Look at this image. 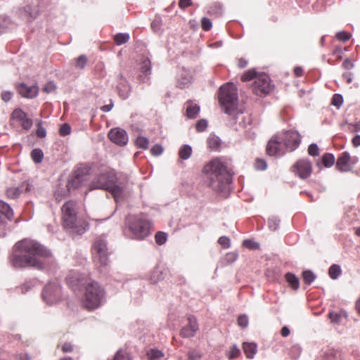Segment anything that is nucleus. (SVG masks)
I'll return each instance as SVG.
<instances>
[{"label":"nucleus","mask_w":360,"mask_h":360,"mask_svg":"<svg viewBox=\"0 0 360 360\" xmlns=\"http://www.w3.org/2000/svg\"><path fill=\"white\" fill-rule=\"evenodd\" d=\"M51 256V252L40 243L24 239L13 247L9 262L15 269L32 266L42 269L44 266V259Z\"/></svg>","instance_id":"obj_1"},{"label":"nucleus","mask_w":360,"mask_h":360,"mask_svg":"<svg viewBox=\"0 0 360 360\" xmlns=\"http://www.w3.org/2000/svg\"><path fill=\"white\" fill-rule=\"evenodd\" d=\"M202 172L208 174V186L224 195L229 193L234 172L231 161L226 157L217 158L205 165Z\"/></svg>","instance_id":"obj_2"},{"label":"nucleus","mask_w":360,"mask_h":360,"mask_svg":"<svg viewBox=\"0 0 360 360\" xmlns=\"http://www.w3.org/2000/svg\"><path fill=\"white\" fill-rule=\"evenodd\" d=\"M89 168L78 167L68 179L60 178L53 188V197L60 202L70 195L72 191L87 184L89 179Z\"/></svg>","instance_id":"obj_3"},{"label":"nucleus","mask_w":360,"mask_h":360,"mask_svg":"<svg viewBox=\"0 0 360 360\" xmlns=\"http://www.w3.org/2000/svg\"><path fill=\"white\" fill-rule=\"evenodd\" d=\"M60 210L62 225L65 229L77 235H82L86 231L87 224L79 215L75 201L65 202Z\"/></svg>","instance_id":"obj_4"},{"label":"nucleus","mask_w":360,"mask_h":360,"mask_svg":"<svg viewBox=\"0 0 360 360\" xmlns=\"http://www.w3.org/2000/svg\"><path fill=\"white\" fill-rule=\"evenodd\" d=\"M68 286L72 289L82 306L87 309H90L89 287L90 281L88 276L82 274L72 273L66 278Z\"/></svg>","instance_id":"obj_5"},{"label":"nucleus","mask_w":360,"mask_h":360,"mask_svg":"<svg viewBox=\"0 0 360 360\" xmlns=\"http://www.w3.org/2000/svg\"><path fill=\"white\" fill-rule=\"evenodd\" d=\"M218 94L219 104L224 112L236 119L238 99L236 86L228 82L219 87Z\"/></svg>","instance_id":"obj_6"},{"label":"nucleus","mask_w":360,"mask_h":360,"mask_svg":"<svg viewBox=\"0 0 360 360\" xmlns=\"http://www.w3.org/2000/svg\"><path fill=\"white\" fill-rule=\"evenodd\" d=\"M95 188H102L108 191L113 196L115 201H117L124 193L122 184L119 181L116 174L112 171L101 174L98 177V185H95L91 181V190Z\"/></svg>","instance_id":"obj_7"},{"label":"nucleus","mask_w":360,"mask_h":360,"mask_svg":"<svg viewBox=\"0 0 360 360\" xmlns=\"http://www.w3.org/2000/svg\"><path fill=\"white\" fill-rule=\"evenodd\" d=\"M94 248L96 251L94 259L95 264L101 274H105L109 271L110 252L108 248L106 236L101 235L96 238L94 243Z\"/></svg>","instance_id":"obj_8"},{"label":"nucleus","mask_w":360,"mask_h":360,"mask_svg":"<svg viewBox=\"0 0 360 360\" xmlns=\"http://www.w3.org/2000/svg\"><path fill=\"white\" fill-rule=\"evenodd\" d=\"M126 223L133 239L143 240L150 233V223L143 214L130 216Z\"/></svg>","instance_id":"obj_9"},{"label":"nucleus","mask_w":360,"mask_h":360,"mask_svg":"<svg viewBox=\"0 0 360 360\" xmlns=\"http://www.w3.org/2000/svg\"><path fill=\"white\" fill-rule=\"evenodd\" d=\"M271 79L266 74H260L252 84V91L255 94L262 97L269 94L273 89Z\"/></svg>","instance_id":"obj_10"},{"label":"nucleus","mask_w":360,"mask_h":360,"mask_svg":"<svg viewBox=\"0 0 360 360\" xmlns=\"http://www.w3.org/2000/svg\"><path fill=\"white\" fill-rule=\"evenodd\" d=\"M106 302V292L97 282L91 281V310L101 307Z\"/></svg>","instance_id":"obj_11"},{"label":"nucleus","mask_w":360,"mask_h":360,"mask_svg":"<svg viewBox=\"0 0 360 360\" xmlns=\"http://www.w3.org/2000/svg\"><path fill=\"white\" fill-rule=\"evenodd\" d=\"M60 285L58 282H53L46 285L42 292V297L48 304H52L60 300Z\"/></svg>","instance_id":"obj_12"},{"label":"nucleus","mask_w":360,"mask_h":360,"mask_svg":"<svg viewBox=\"0 0 360 360\" xmlns=\"http://www.w3.org/2000/svg\"><path fill=\"white\" fill-rule=\"evenodd\" d=\"M13 216V212L9 205L0 200V236L6 235L8 223L12 220Z\"/></svg>","instance_id":"obj_13"},{"label":"nucleus","mask_w":360,"mask_h":360,"mask_svg":"<svg viewBox=\"0 0 360 360\" xmlns=\"http://www.w3.org/2000/svg\"><path fill=\"white\" fill-rule=\"evenodd\" d=\"M293 172L300 179H306L312 172V163L307 158L298 160L293 165Z\"/></svg>","instance_id":"obj_14"},{"label":"nucleus","mask_w":360,"mask_h":360,"mask_svg":"<svg viewBox=\"0 0 360 360\" xmlns=\"http://www.w3.org/2000/svg\"><path fill=\"white\" fill-rule=\"evenodd\" d=\"M282 142H283L288 151H294L300 144V134L297 131H288L284 134L282 138Z\"/></svg>","instance_id":"obj_15"},{"label":"nucleus","mask_w":360,"mask_h":360,"mask_svg":"<svg viewBox=\"0 0 360 360\" xmlns=\"http://www.w3.org/2000/svg\"><path fill=\"white\" fill-rule=\"evenodd\" d=\"M198 330L199 326L197 319L195 316L191 315L188 317V324L181 328L180 335L184 338H193Z\"/></svg>","instance_id":"obj_16"},{"label":"nucleus","mask_w":360,"mask_h":360,"mask_svg":"<svg viewBox=\"0 0 360 360\" xmlns=\"http://www.w3.org/2000/svg\"><path fill=\"white\" fill-rule=\"evenodd\" d=\"M108 138L112 142L120 146H125L129 139L127 131L118 127L110 130Z\"/></svg>","instance_id":"obj_17"},{"label":"nucleus","mask_w":360,"mask_h":360,"mask_svg":"<svg viewBox=\"0 0 360 360\" xmlns=\"http://www.w3.org/2000/svg\"><path fill=\"white\" fill-rule=\"evenodd\" d=\"M335 167L340 172H347L352 170L351 155L349 152L344 151L338 156Z\"/></svg>","instance_id":"obj_18"},{"label":"nucleus","mask_w":360,"mask_h":360,"mask_svg":"<svg viewBox=\"0 0 360 360\" xmlns=\"http://www.w3.org/2000/svg\"><path fill=\"white\" fill-rule=\"evenodd\" d=\"M139 79L142 83L148 82L152 72V63L148 58H144L140 63Z\"/></svg>","instance_id":"obj_19"},{"label":"nucleus","mask_w":360,"mask_h":360,"mask_svg":"<svg viewBox=\"0 0 360 360\" xmlns=\"http://www.w3.org/2000/svg\"><path fill=\"white\" fill-rule=\"evenodd\" d=\"M117 89L119 96L123 100L127 99L131 92L130 84L122 74L119 75Z\"/></svg>","instance_id":"obj_20"},{"label":"nucleus","mask_w":360,"mask_h":360,"mask_svg":"<svg viewBox=\"0 0 360 360\" xmlns=\"http://www.w3.org/2000/svg\"><path fill=\"white\" fill-rule=\"evenodd\" d=\"M18 91L22 96L27 98H33L37 96L39 87L36 85L30 86L21 83L18 86Z\"/></svg>","instance_id":"obj_21"},{"label":"nucleus","mask_w":360,"mask_h":360,"mask_svg":"<svg viewBox=\"0 0 360 360\" xmlns=\"http://www.w3.org/2000/svg\"><path fill=\"white\" fill-rule=\"evenodd\" d=\"M281 142H280L276 137L271 139L267 143L266 153L270 156H276L281 154V149L279 148Z\"/></svg>","instance_id":"obj_22"},{"label":"nucleus","mask_w":360,"mask_h":360,"mask_svg":"<svg viewBox=\"0 0 360 360\" xmlns=\"http://www.w3.org/2000/svg\"><path fill=\"white\" fill-rule=\"evenodd\" d=\"M243 349L248 359H253L257 352V345L255 342H244Z\"/></svg>","instance_id":"obj_23"},{"label":"nucleus","mask_w":360,"mask_h":360,"mask_svg":"<svg viewBox=\"0 0 360 360\" xmlns=\"http://www.w3.org/2000/svg\"><path fill=\"white\" fill-rule=\"evenodd\" d=\"M29 185L27 184H22L20 187H11L6 190V195L8 198L11 199L17 198L23 191L25 189L28 191L30 188H28Z\"/></svg>","instance_id":"obj_24"},{"label":"nucleus","mask_w":360,"mask_h":360,"mask_svg":"<svg viewBox=\"0 0 360 360\" xmlns=\"http://www.w3.org/2000/svg\"><path fill=\"white\" fill-rule=\"evenodd\" d=\"M326 360H342L341 352L338 349L328 347L323 352Z\"/></svg>","instance_id":"obj_25"},{"label":"nucleus","mask_w":360,"mask_h":360,"mask_svg":"<svg viewBox=\"0 0 360 360\" xmlns=\"http://www.w3.org/2000/svg\"><path fill=\"white\" fill-rule=\"evenodd\" d=\"M285 279L288 285L293 290H297L300 288V279L293 273L288 272L285 274Z\"/></svg>","instance_id":"obj_26"},{"label":"nucleus","mask_w":360,"mask_h":360,"mask_svg":"<svg viewBox=\"0 0 360 360\" xmlns=\"http://www.w3.org/2000/svg\"><path fill=\"white\" fill-rule=\"evenodd\" d=\"M186 116L189 119H194L197 117L200 110V107L198 104H193L191 101L187 102Z\"/></svg>","instance_id":"obj_27"},{"label":"nucleus","mask_w":360,"mask_h":360,"mask_svg":"<svg viewBox=\"0 0 360 360\" xmlns=\"http://www.w3.org/2000/svg\"><path fill=\"white\" fill-rule=\"evenodd\" d=\"M207 13L210 15L221 16L223 13V5L219 2H214L207 8Z\"/></svg>","instance_id":"obj_28"},{"label":"nucleus","mask_w":360,"mask_h":360,"mask_svg":"<svg viewBox=\"0 0 360 360\" xmlns=\"http://www.w3.org/2000/svg\"><path fill=\"white\" fill-rule=\"evenodd\" d=\"M192 152V147L188 144H184L179 150V156L181 159L186 160L190 158Z\"/></svg>","instance_id":"obj_29"},{"label":"nucleus","mask_w":360,"mask_h":360,"mask_svg":"<svg viewBox=\"0 0 360 360\" xmlns=\"http://www.w3.org/2000/svg\"><path fill=\"white\" fill-rule=\"evenodd\" d=\"M342 269L339 264H333L328 269V275L333 280H335L341 275Z\"/></svg>","instance_id":"obj_30"},{"label":"nucleus","mask_w":360,"mask_h":360,"mask_svg":"<svg viewBox=\"0 0 360 360\" xmlns=\"http://www.w3.org/2000/svg\"><path fill=\"white\" fill-rule=\"evenodd\" d=\"M302 276L304 282L308 285H311L316 278V274L309 269L303 271Z\"/></svg>","instance_id":"obj_31"},{"label":"nucleus","mask_w":360,"mask_h":360,"mask_svg":"<svg viewBox=\"0 0 360 360\" xmlns=\"http://www.w3.org/2000/svg\"><path fill=\"white\" fill-rule=\"evenodd\" d=\"M322 162L325 167H331L335 162V155L329 153H325L322 157Z\"/></svg>","instance_id":"obj_32"},{"label":"nucleus","mask_w":360,"mask_h":360,"mask_svg":"<svg viewBox=\"0 0 360 360\" xmlns=\"http://www.w3.org/2000/svg\"><path fill=\"white\" fill-rule=\"evenodd\" d=\"M165 277V273L162 271H161L158 269H154L151 274L150 281H151V283H157L159 281L164 280Z\"/></svg>","instance_id":"obj_33"},{"label":"nucleus","mask_w":360,"mask_h":360,"mask_svg":"<svg viewBox=\"0 0 360 360\" xmlns=\"http://www.w3.org/2000/svg\"><path fill=\"white\" fill-rule=\"evenodd\" d=\"M207 145L211 150H217L221 145V139L217 136H210L207 139Z\"/></svg>","instance_id":"obj_34"},{"label":"nucleus","mask_w":360,"mask_h":360,"mask_svg":"<svg viewBox=\"0 0 360 360\" xmlns=\"http://www.w3.org/2000/svg\"><path fill=\"white\" fill-rule=\"evenodd\" d=\"M240 350L236 344L232 345L229 349L226 351V356L229 359H236L240 356Z\"/></svg>","instance_id":"obj_35"},{"label":"nucleus","mask_w":360,"mask_h":360,"mask_svg":"<svg viewBox=\"0 0 360 360\" xmlns=\"http://www.w3.org/2000/svg\"><path fill=\"white\" fill-rule=\"evenodd\" d=\"M130 36L128 33H118L114 37L115 43L120 46L127 43L129 40Z\"/></svg>","instance_id":"obj_36"},{"label":"nucleus","mask_w":360,"mask_h":360,"mask_svg":"<svg viewBox=\"0 0 360 360\" xmlns=\"http://www.w3.org/2000/svg\"><path fill=\"white\" fill-rule=\"evenodd\" d=\"M149 141L147 138L139 136L135 140V145L136 148L146 150L148 148Z\"/></svg>","instance_id":"obj_37"},{"label":"nucleus","mask_w":360,"mask_h":360,"mask_svg":"<svg viewBox=\"0 0 360 360\" xmlns=\"http://www.w3.org/2000/svg\"><path fill=\"white\" fill-rule=\"evenodd\" d=\"M281 220L278 217L272 216L269 218L268 226L270 230L276 231L278 229Z\"/></svg>","instance_id":"obj_38"},{"label":"nucleus","mask_w":360,"mask_h":360,"mask_svg":"<svg viewBox=\"0 0 360 360\" xmlns=\"http://www.w3.org/2000/svg\"><path fill=\"white\" fill-rule=\"evenodd\" d=\"M259 75L255 69H250L247 70L241 77L243 82L250 81L253 79H257Z\"/></svg>","instance_id":"obj_39"},{"label":"nucleus","mask_w":360,"mask_h":360,"mask_svg":"<svg viewBox=\"0 0 360 360\" xmlns=\"http://www.w3.org/2000/svg\"><path fill=\"white\" fill-rule=\"evenodd\" d=\"M26 117L27 114L20 108L14 110L11 115V118L13 120H16L20 123L23 121V120H25V118H26Z\"/></svg>","instance_id":"obj_40"},{"label":"nucleus","mask_w":360,"mask_h":360,"mask_svg":"<svg viewBox=\"0 0 360 360\" xmlns=\"http://www.w3.org/2000/svg\"><path fill=\"white\" fill-rule=\"evenodd\" d=\"M302 348L298 345H292L289 349L288 354L292 359H297L301 354Z\"/></svg>","instance_id":"obj_41"},{"label":"nucleus","mask_w":360,"mask_h":360,"mask_svg":"<svg viewBox=\"0 0 360 360\" xmlns=\"http://www.w3.org/2000/svg\"><path fill=\"white\" fill-rule=\"evenodd\" d=\"M147 356L149 360H158L163 356V353L159 349H151L147 352Z\"/></svg>","instance_id":"obj_42"},{"label":"nucleus","mask_w":360,"mask_h":360,"mask_svg":"<svg viewBox=\"0 0 360 360\" xmlns=\"http://www.w3.org/2000/svg\"><path fill=\"white\" fill-rule=\"evenodd\" d=\"M31 156L35 163H40L43 160L44 154L41 149L35 148L32 151Z\"/></svg>","instance_id":"obj_43"},{"label":"nucleus","mask_w":360,"mask_h":360,"mask_svg":"<svg viewBox=\"0 0 360 360\" xmlns=\"http://www.w3.org/2000/svg\"><path fill=\"white\" fill-rule=\"evenodd\" d=\"M155 240L158 245H162L166 243L167 240V234L163 231H158L155 233Z\"/></svg>","instance_id":"obj_44"},{"label":"nucleus","mask_w":360,"mask_h":360,"mask_svg":"<svg viewBox=\"0 0 360 360\" xmlns=\"http://www.w3.org/2000/svg\"><path fill=\"white\" fill-rule=\"evenodd\" d=\"M207 126L208 121L206 119H200L195 123V129L197 132H203L207 129Z\"/></svg>","instance_id":"obj_45"},{"label":"nucleus","mask_w":360,"mask_h":360,"mask_svg":"<svg viewBox=\"0 0 360 360\" xmlns=\"http://www.w3.org/2000/svg\"><path fill=\"white\" fill-rule=\"evenodd\" d=\"M238 257V254L236 252H228L224 257V262L226 264L233 263Z\"/></svg>","instance_id":"obj_46"},{"label":"nucleus","mask_w":360,"mask_h":360,"mask_svg":"<svg viewBox=\"0 0 360 360\" xmlns=\"http://www.w3.org/2000/svg\"><path fill=\"white\" fill-rule=\"evenodd\" d=\"M162 27V18L160 16H156L150 24L152 30L155 32H158L160 30Z\"/></svg>","instance_id":"obj_47"},{"label":"nucleus","mask_w":360,"mask_h":360,"mask_svg":"<svg viewBox=\"0 0 360 360\" xmlns=\"http://www.w3.org/2000/svg\"><path fill=\"white\" fill-rule=\"evenodd\" d=\"M344 101L343 96L342 94H335L333 96L331 104L337 107L338 108H340V106L342 105Z\"/></svg>","instance_id":"obj_48"},{"label":"nucleus","mask_w":360,"mask_h":360,"mask_svg":"<svg viewBox=\"0 0 360 360\" xmlns=\"http://www.w3.org/2000/svg\"><path fill=\"white\" fill-rule=\"evenodd\" d=\"M243 245L250 250H257L259 248V244L250 239L243 240Z\"/></svg>","instance_id":"obj_49"},{"label":"nucleus","mask_w":360,"mask_h":360,"mask_svg":"<svg viewBox=\"0 0 360 360\" xmlns=\"http://www.w3.org/2000/svg\"><path fill=\"white\" fill-rule=\"evenodd\" d=\"M308 153L312 157H317L319 155V148L315 143H311L308 147Z\"/></svg>","instance_id":"obj_50"},{"label":"nucleus","mask_w":360,"mask_h":360,"mask_svg":"<svg viewBox=\"0 0 360 360\" xmlns=\"http://www.w3.org/2000/svg\"><path fill=\"white\" fill-rule=\"evenodd\" d=\"M88 61L87 57L84 55H81L79 56L75 63V66L77 68L83 69L84 66L86 65Z\"/></svg>","instance_id":"obj_51"},{"label":"nucleus","mask_w":360,"mask_h":360,"mask_svg":"<svg viewBox=\"0 0 360 360\" xmlns=\"http://www.w3.org/2000/svg\"><path fill=\"white\" fill-rule=\"evenodd\" d=\"M237 322L239 326L243 328L248 327L249 323L248 317L245 314H241L238 317Z\"/></svg>","instance_id":"obj_52"},{"label":"nucleus","mask_w":360,"mask_h":360,"mask_svg":"<svg viewBox=\"0 0 360 360\" xmlns=\"http://www.w3.org/2000/svg\"><path fill=\"white\" fill-rule=\"evenodd\" d=\"M201 27L204 31H209L212 27V22L208 18L203 17L201 20Z\"/></svg>","instance_id":"obj_53"},{"label":"nucleus","mask_w":360,"mask_h":360,"mask_svg":"<svg viewBox=\"0 0 360 360\" xmlns=\"http://www.w3.org/2000/svg\"><path fill=\"white\" fill-rule=\"evenodd\" d=\"M328 316L330 319L331 320V322L334 323H340L342 318V315L341 313L335 311H330Z\"/></svg>","instance_id":"obj_54"},{"label":"nucleus","mask_w":360,"mask_h":360,"mask_svg":"<svg viewBox=\"0 0 360 360\" xmlns=\"http://www.w3.org/2000/svg\"><path fill=\"white\" fill-rule=\"evenodd\" d=\"M36 134L39 138H44L46 136V131L42 126V121L39 120L37 122V129Z\"/></svg>","instance_id":"obj_55"},{"label":"nucleus","mask_w":360,"mask_h":360,"mask_svg":"<svg viewBox=\"0 0 360 360\" xmlns=\"http://www.w3.org/2000/svg\"><path fill=\"white\" fill-rule=\"evenodd\" d=\"M336 37L342 41H347L351 37V34L345 31H340L336 34Z\"/></svg>","instance_id":"obj_56"},{"label":"nucleus","mask_w":360,"mask_h":360,"mask_svg":"<svg viewBox=\"0 0 360 360\" xmlns=\"http://www.w3.org/2000/svg\"><path fill=\"white\" fill-rule=\"evenodd\" d=\"M255 167L257 170L263 171L267 167L266 162L263 159H257Z\"/></svg>","instance_id":"obj_57"},{"label":"nucleus","mask_w":360,"mask_h":360,"mask_svg":"<svg viewBox=\"0 0 360 360\" xmlns=\"http://www.w3.org/2000/svg\"><path fill=\"white\" fill-rule=\"evenodd\" d=\"M71 132V127L68 124H63L60 126L59 133L60 136H65L70 134Z\"/></svg>","instance_id":"obj_58"},{"label":"nucleus","mask_w":360,"mask_h":360,"mask_svg":"<svg viewBox=\"0 0 360 360\" xmlns=\"http://www.w3.org/2000/svg\"><path fill=\"white\" fill-rule=\"evenodd\" d=\"M163 152V148L161 145L155 144L150 148V153L154 156H158Z\"/></svg>","instance_id":"obj_59"},{"label":"nucleus","mask_w":360,"mask_h":360,"mask_svg":"<svg viewBox=\"0 0 360 360\" xmlns=\"http://www.w3.org/2000/svg\"><path fill=\"white\" fill-rule=\"evenodd\" d=\"M201 358V354L196 350L192 349L188 352V360H198Z\"/></svg>","instance_id":"obj_60"},{"label":"nucleus","mask_w":360,"mask_h":360,"mask_svg":"<svg viewBox=\"0 0 360 360\" xmlns=\"http://www.w3.org/2000/svg\"><path fill=\"white\" fill-rule=\"evenodd\" d=\"M218 243L224 248H228L230 247V239L227 236H221L218 239Z\"/></svg>","instance_id":"obj_61"},{"label":"nucleus","mask_w":360,"mask_h":360,"mask_svg":"<svg viewBox=\"0 0 360 360\" xmlns=\"http://www.w3.org/2000/svg\"><path fill=\"white\" fill-rule=\"evenodd\" d=\"M33 122L31 119L26 117L21 122V125L25 130H30L32 126Z\"/></svg>","instance_id":"obj_62"},{"label":"nucleus","mask_w":360,"mask_h":360,"mask_svg":"<svg viewBox=\"0 0 360 360\" xmlns=\"http://www.w3.org/2000/svg\"><path fill=\"white\" fill-rule=\"evenodd\" d=\"M56 86L54 83L49 82L43 88V91L47 94L51 93L55 91Z\"/></svg>","instance_id":"obj_63"},{"label":"nucleus","mask_w":360,"mask_h":360,"mask_svg":"<svg viewBox=\"0 0 360 360\" xmlns=\"http://www.w3.org/2000/svg\"><path fill=\"white\" fill-rule=\"evenodd\" d=\"M113 360H129V358L124 354L122 350H118L115 354Z\"/></svg>","instance_id":"obj_64"}]
</instances>
